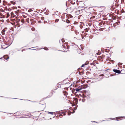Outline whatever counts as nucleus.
Wrapping results in <instances>:
<instances>
[{"instance_id": "f257e3e1", "label": "nucleus", "mask_w": 125, "mask_h": 125, "mask_svg": "<svg viewBox=\"0 0 125 125\" xmlns=\"http://www.w3.org/2000/svg\"><path fill=\"white\" fill-rule=\"evenodd\" d=\"M82 89V88L81 86H79L78 88H76L75 91L76 92H78Z\"/></svg>"}, {"instance_id": "f03ea898", "label": "nucleus", "mask_w": 125, "mask_h": 125, "mask_svg": "<svg viewBox=\"0 0 125 125\" xmlns=\"http://www.w3.org/2000/svg\"><path fill=\"white\" fill-rule=\"evenodd\" d=\"M113 71L114 72L117 73H121L120 71L117 69H114Z\"/></svg>"}, {"instance_id": "7ed1b4c3", "label": "nucleus", "mask_w": 125, "mask_h": 125, "mask_svg": "<svg viewBox=\"0 0 125 125\" xmlns=\"http://www.w3.org/2000/svg\"><path fill=\"white\" fill-rule=\"evenodd\" d=\"M4 58L6 60H7L8 59H9V56H8V55H5L4 56H3Z\"/></svg>"}, {"instance_id": "20e7f679", "label": "nucleus", "mask_w": 125, "mask_h": 125, "mask_svg": "<svg viewBox=\"0 0 125 125\" xmlns=\"http://www.w3.org/2000/svg\"><path fill=\"white\" fill-rule=\"evenodd\" d=\"M64 42V40L63 39H62L61 40H60L59 42L60 43H63V42Z\"/></svg>"}, {"instance_id": "39448f33", "label": "nucleus", "mask_w": 125, "mask_h": 125, "mask_svg": "<svg viewBox=\"0 0 125 125\" xmlns=\"http://www.w3.org/2000/svg\"><path fill=\"white\" fill-rule=\"evenodd\" d=\"M66 21H65V22H66L68 23H70V21L68 19L66 20H65Z\"/></svg>"}, {"instance_id": "423d86ee", "label": "nucleus", "mask_w": 125, "mask_h": 125, "mask_svg": "<svg viewBox=\"0 0 125 125\" xmlns=\"http://www.w3.org/2000/svg\"><path fill=\"white\" fill-rule=\"evenodd\" d=\"M24 19H22L21 20V21L22 23V24L21 25L23 24L24 22Z\"/></svg>"}, {"instance_id": "0eeeda50", "label": "nucleus", "mask_w": 125, "mask_h": 125, "mask_svg": "<svg viewBox=\"0 0 125 125\" xmlns=\"http://www.w3.org/2000/svg\"><path fill=\"white\" fill-rule=\"evenodd\" d=\"M63 93L65 95H67L66 94H67V93H66V92L65 91H63Z\"/></svg>"}, {"instance_id": "6e6552de", "label": "nucleus", "mask_w": 125, "mask_h": 125, "mask_svg": "<svg viewBox=\"0 0 125 125\" xmlns=\"http://www.w3.org/2000/svg\"><path fill=\"white\" fill-rule=\"evenodd\" d=\"M88 64V63H85V64H83L81 66V67H83L85 65H86Z\"/></svg>"}, {"instance_id": "1a4fd4ad", "label": "nucleus", "mask_w": 125, "mask_h": 125, "mask_svg": "<svg viewBox=\"0 0 125 125\" xmlns=\"http://www.w3.org/2000/svg\"><path fill=\"white\" fill-rule=\"evenodd\" d=\"M71 3L73 4H74L75 3V2L74 1H72L71 2Z\"/></svg>"}, {"instance_id": "9d476101", "label": "nucleus", "mask_w": 125, "mask_h": 125, "mask_svg": "<svg viewBox=\"0 0 125 125\" xmlns=\"http://www.w3.org/2000/svg\"><path fill=\"white\" fill-rule=\"evenodd\" d=\"M48 113L50 114H52V115L53 114V112H49Z\"/></svg>"}, {"instance_id": "9b49d317", "label": "nucleus", "mask_w": 125, "mask_h": 125, "mask_svg": "<svg viewBox=\"0 0 125 125\" xmlns=\"http://www.w3.org/2000/svg\"><path fill=\"white\" fill-rule=\"evenodd\" d=\"M123 117H117V118H116V119H117V120H118V119H119L120 118H122Z\"/></svg>"}, {"instance_id": "f8f14e48", "label": "nucleus", "mask_w": 125, "mask_h": 125, "mask_svg": "<svg viewBox=\"0 0 125 125\" xmlns=\"http://www.w3.org/2000/svg\"><path fill=\"white\" fill-rule=\"evenodd\" d=\"M59 20V19H57L55 20V22H57Z\"/></svg>"}, {"instance_id": "ddd939ff", "label": "nucleus", "mask_w": 125, "mask_h": 125, "mask_svg": "<svg viewBox=\"0 0 125 125\" xmlns=\"http://www.w3.org/2000/svg\"><path fill=\"white\" fill-rule=\"evenodd\" d=\"M122 63H118V65H122Z\"/></svg>"}, {"instance_id": "4468645a", "label": "nucleus", "mask_w": 125, "mask_h": 125, "mask_svg": "<svg viewBox=\"0 0 125 125\" xmlns=\"http://www.w3.org/2000/svg\"><path fill=\"white\" fill-rule=\"evenodd\" d=\"M41 19L42 20H44V18L43 17H41Z\"/></svg>"}, {"instance_id": "2eb2a0df", "label": "nucleus", "mask_w": 125, "mask_h": 125, "mask_svg": "<svg viewBox=\"0 0 125 125\" xmlns=\"http://www.w3.org/2000/svg\"><path fill=\"white\" fill-rule=\"evenodd\" d=\"M15 3H16L15 2H13V3H12V4H13L14 5L15 4Z\"/></svg>"}, {"instance_id": "dca6fc26", "label": "nucleus", "mask_w": 125, "mask_h": 125, "mask_svg": "<svg viewBox=\"0 0 125 125\" xmlns=\"http://www.w3.org/2000/svg\"><path fill=\"white\" fill-rule=\"evenodd\" d=\"M74 112H75V111H73V112H72L71 113H74Z\"/></svg>"}, {"instance_id": "f3484780", "label": "nucleus", "mask_w": 125, "mask_h": 125, "mask_svg": "<svg viewBox=\"0 0 125 125\" xmlns=\"http://www.w3.org/2000/svg\"><path fill=\"white\" fill-rule=\"evenodd\" d=\"M40 49H37V50H36V49H33V50H40Z\"/></svg>"}, {"instance_id": "a211bd4d", "label": "nucleus", "mask_w": 125, "mask_h": 125, "mask_svg": "<svg viewBox=\"0 0 125 125\" xmlns=\"http://www.w3.org/2000/svg\"><path fill=\"white\" fill-rule=\"evenodd\" d=\"M104 76V74H102V75H101V76Z\"/></svg>"}, {"instance_id": "6ab92c4d", "label": "nucleus", "mask_w": 125, "mask_h": 125, "mask_svg": "<svg viewBox=\"0 0 125 125\" xmlns=\"http://www.w3.org/2000/svg\"><path fill=\"white\" fill-rule=\"evenodd\" d=\"M43 49H45V50H46V49H45V48H43Z\"/></svg>"}, {"instance_id": "aec40b11", "label": "nucleus", "mask_w": 125, "mask_h": 125, "mask_svg": "<svg viewBox=\"0 0 125 125\" xmlns=\"http://www.w3.org/2000/svg\"><path fill=\"white\" fill-rule=\"evenodd\" d=\"M2 31H3L4 32L5 31L4 30H2Z\"/></svg>"}, {"instance_id": "412c9836", "label": "nucleus", "mask_w": 125, "mask_h": 125, "mask_svg": "<svg viewBox=\"0 0 125 125\" xmlns=\"http://www.w3.org/2000/svg\"><path fill=\"white\" fill-rule=\"evenodd\" d=\"M60 115V116H62V115Z\"/></svg>"}, {"instance_id": "4be33fe9", "label": "nucleus", "mask_w": 125, "mask_h": 125, "mask_svg": "<svg viewBox=\"0 0 125 125\" xmlns=\"http://www.w3.org/2000/svg\"><path fill=\"white\" fill-rule=\"evenodd\" d=\"M55 116H54V117Z\"/></svg>"}, {"instance_id": "5701e85b", "label": "nucleus", "mask_w": 125, "mask_h": 125, "mask_svg": "<svg viewBox=\"0 0 125 125\" xmlns=\"http://www.w3.org/2000/svg\"><path fill=\"white\" fill-rule=\"evenodd\" d=\"M82 101L83 102H84V101H83V100H82Z\"/></svg>"}, {"instance_id": "b1692460", "label": "nucleus", "mask_w": 125, "mask_h": 125, "mask_svg": "<svg viewBox=\"0 0 125 125\" xmlns=\"http://www.w3.org/2000/svg\"><path fill=\"white\" fill-rule=\"evenodd\" d=\"M51 119V118H50V119Z\"/></svg>"}]
</instances>
